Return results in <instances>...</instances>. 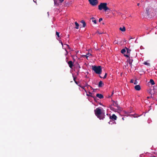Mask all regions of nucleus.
<instances>
[{
	"label": "nucleus",
	"mask_w": 157,
	"mask_h": 157,
	"mask_svg": "<svg viewBox=\"0 0 157 157\" xmlns=\"http://www.w3.org/2000/svg\"><path fill=\"white\" fill-rule=\"evenodd\" d=\"M138 83L137 81H136V80L135 82H134V84H136Z\"/></svg>",
	"instance_id": "nucleus-30"
},
{
	"label": "nucleus",
	"mask_w": 157,
	"mask_h": 157,
	"mask_svg": "<svg viewBox=\"0 0 157 157\" xmlns=\"http://www.w3.org/2000/svg\"><path fill=\"white\" fill-rule=\"evenodd\" d=\"M100 78H102V77H101V76H100Z\"/></svg>",
	"instance_id": "nucleus-42"
},
{
	"label": "nucleus",
	"mask_w": 157,
	"mask_h": 157,
	"mask_svg": "<svg viewBox=\"0 0 157 157\" xmlns=\"http://www.w3.org/2000/svg\"><path fill=\"white\" fill-rule=\"evenodd\" d=\"M56 35L58 37H59V33L57 32H56Z\"/></svg>",
	"instance_id": "nucleus-24"
},
{
	"label": "nucleus",
	"mask_w": 157,
	"mask_h": 157,
	"mask_svg": "<svg viewBox=\"0 0 157 157\" xmlns=\"http://www.w3.org/2000/svg\"><path fill=\"white\" fill-rule=\"evenodd\" d=\"M150 98V97H147V99H148V98Z\"/></svg>",
	"instance_id": "nucleus-41"
},
{
	"label": "nucleus",
	"mask_w": 157,
	"mask_h": 157,
	"mask_svg": "<svg viewBox=\"0 0 157 157\" xmlns=\"http://www.w3.org/2000/svg\"><path fill=\"white\" fill-rule=\"evenodd\" d=\"M137 6H139V5H140V3H138L137 4Z\"/></svg>",
	"instance_id": "nucleus-40"
},
{
	"label": "nucleus",
	"mask_w": 157,
	"mask_h": 157,
	"mask_svg": "<svg viewBox=\"0 0 157 157\" xmlns=\"http://www.w3.org/2000/svg\"><path fill=\"white\" fill-rule=\"evenodd\" d=\"M113 105L114 106L116 107L118 109L121 110L120 107L119 105L117 103V102L113 101Z\"/></svg>",
	"instance_id": "nucleus-8"
},
{
	"label": "nucleus",
	"mask_w": 157,
	"mask_h": 157,
	"mask_svg": "<svg viewBox=\"0 0 157 157\" xmlns=\"http://www.w3.org/2000/svg\"><path fill=\"white\" fill-rule=\"evenodd\" d=\"M125 49V48L122 49L121 51V53L122 54H124L126 52Z\"/></svg>",
	"instance_id": "nucleus-16"
},
{
	"label": "nucleus",
	"mask_w": 157,
	"mask_h": 157,
	"mask_svg": "<svg viewBox=\"0 0 157 157\" xmlns=\"http://www.w3.org/2000/svg\"><path fill=\"white\" fill-rule=\"evenodd\" d=\"M92 93H91L90 92H89V94H87V95L88 96L92 97Z\"/></svg>",
	"instance_id": "nucleus-21"
},
{
	"label": "nucleus",
	"mask_w": 157,
	"mask_h": 157,
	"mask_svg": "<svg viewBox=\"0 0 157 157\" xmlns=\"http://www.w3.org/2000/svg\"><path fill=\"white\" fill-rule=\"evenodd\" d=\"M131 59L130 57H129L128 59L127 60V61H128L129 64L130 65V66L132 68V63L133 60L132 59V57L131 58Z\"/></svg>",
	"instance_id": "nucleus-6"
},
{
	"label": "nucleus",
	"mask_w": 157,
	"mask_h": 157,
	"mask_svg": "<svg viewBox=\"0 0 157 157\" xmlns=\"http://www.w3.org/2000/svg\"><path fill=\"white\" fill-rule=\"evenodd\" d=\"M134 88L137 90H140L141 89L140 86L139 85H137L135 86Z\"/></svg>",
	"instance_id": "nucleus-11"
},
{
	"label": "nucleus",
	"mask_w": 157,
	"mask_h": 157,
	"mask_svg": "<svg viewBox=\"0 0 157 157\" xmlns=\"http://www.w3.org/2000/svg\"><path fill=\"white\" fill-rule=\"evenodd\" d=\"M92 69L97 74H100L101 73V68L100 66H92Z\"/></svg>",
	"instance_id": "nucleus-3"
},
{
	"label": "nucleus",
	"mask_w": 157,
	"mask_h": 157,
	"mask_svg": "<svg viewBox=\"0 0 157 157\" xmlns=\"http://www.w3.org/2000/svg\"><path fill=\"white\" fill-rule=\"evenodd\" d=\"M153 11H154L152 8H147L146 9L145 13L147 14V16L151 17H150L154 16V15Z\"/></svg>",
	"instance_id": "nucleus-4"
},
{
	"label": "nucleus",
	"mask_w": 157,
	"mask_h": 157,
	"mask_svg": "<svg viewBox=\"0 0 157 157\" xmlns=\"http://www.w3.org/2000/svg\"><path fill=\"white\" fill-rule=\"evenodd\" d=\"M67 46H69V45H68V44H67Z\"/></svg>",
	"instance_id": "nucleus-43"
},
{
	"label": "nucleus",
	"mask_w": 157,
	"mask_h": 157,
	"mask_svg": "<svg viewBox=\"0 0 157 157\" xmlns=\"http://www.w3.org/2000/svg\"><path fill=\"white\" fill-rule=\"evenodd\" d=\"M150 82L151 84L152 85H154L155 84V83L154 81L152 79H151L150 80Z\"/></svg>",
	"instance_id": "nucleus-18"
},
{
	"label": "nucleus",
	"mask_w": 157,
	"mask_h": 157,
	"mask_svg": "<svg viewBox=\"0 0 157 157\" xmlns=\"http://www.w3.org/2000/svg\"><path fill=\"white\" fill-rule=\"evenodd\" d=\"M60 43H61V44L63 46V43L62 42V41H61V42H60Z\"/></svg>",
	"instance_id": "nucleus-39"
},
{
	"label": "nucleus",
	"mask_w": 157,
	"mask_h": 157,
	"mask_svg": "<svg viewBox=\"0 0 157 157\" xmlns=\"http://www.w3.org/2000/svg\"><path fill=\"white\" fill-rule=\"evenodd\" d=\"M107 75V74L106 73H105V75L104 76V77H103L104 79L105 78H106Z\"/></svg>",
	"instance_id": "nucleus-27"
},
{
	"label": "nucleus",
	"mask_w": 157,
	"mask_h": 157,
	"mask_svg": "<svg viewBox=\"0 0 157 157\" xmlns=\"http://www.w3.org/2000/svg\"><path fill=\"white\" fill-rule=\"evenodd\" d=\"M78 85L79 86H80L82 88V89H84V90L86 92V90L85 89H84L85 86H81V85Z\"/></svg>",
	"instance_id": "nucleus-22"
},
{
	"label": "nucleus",
	"mask_w": 157,
	"mask_h": 157,
	"mask_svg": "<svg viewBox=\"0 0 157 157\" xmlns=\"http://www.w3.org/2000/svg\"><path fill=\"white\" fill-rule=\"evenodd\" d=\"M92 55L90 53H88L86 55H84L83 56L86 57V58L87 59L88 57L90 56H91Z\"/></svg>",
	"instance_id": "nucleus-20"
},
{
	"label": "nucleus",
	"mask_w": 157,
	"mask_h": 157,
	"mask_svg": "<svg viewBox=\"0 0 157 157\" xmlns=\"http://www.w3.org/2000/svg\"><path fill=\"white\" fill-rule=\"evenodd\" d=\"M92 21L93 22H94V24H96V23H97V21H96V20H92Z\"/></svg>",
	"instance_id": "nucleus-26"
},
{
	"label": "nucleus",
	"mask_w": 157,
	"mask_h": 157,
	"mask_svg": "<svg viewBox=\"0 0 157 157\" xmlns=\"http://www.w3.org/2000/svg\"><path fill=\"white\" fill-rule=\"evenodd\" d=\"M104 85L103 83L101 81H100L98 83V87H101L102 86Z\"/></svg>",
	"instance_id": "nucleus-12"
},
{
	"label": "nucleus",
	"mask_w": 157,
	"mask_h": 157,
	"mask_svg": "<svg viewBox=\"0 0 157 157\" xmlns=\"http://www.w3.org/2000/svg\"><path fill=\"white\" fill-rule=\"evenodd\" d=\"M88 1L90 4L93 6H96L98 3V0H89Z\"/></svg>",
	"instance_id": "nucleus-5"
},
{
	"label": "nucleus",
	"mask_w": 157,
	"mask_h": 157,
	"mask_svg": "<svg viewBox=\"0 0 157 157\" xmlns=\"http://www.w3.org/2000/svg\"><path fill=\"white\" fill-rule=\"evenodd\" d=\"M151 90H150V91L149 92V93H150V94H151V97H150V98H152V94L151 93Z\"/></svg>",
	"instance_id": "nucleus-33"
},
{
	"label": "nucleus",
	"mask_w": 157,
	"mask_h": 157,
	"mask_svg": "<svg viewBox=\"0 0 157 157\" xmlns=\"http://www.w3.org/2000/svg\"><path fill=\"white\" fill-rule=\"evenodd\" d=\"M81 22L82 24V27H85L86 26V24L84 21L82 20Z\"/></svg>",
	"instance_id": "nucleus-13"
},
{
	"label": "nucleus",
	"mask_w": 157,
	"mask_h": 157,
	"mask_svg": "<svg viewBox=\"0 0 157 157\" xmlns=\"http://www.w3.org/2000/svg\"><path fill=\"white\" fill-rule=\"evenodd\" d=\"M144 64L145 65H147V66H150V64L149 63H147V62H144Z\"/></svg>",
	"instance_id": "nucleus-23"
},
{
	"label": "nucleus",
	"mask_w": 157,
	"mask_h": 157,
	"mask_svg": "<svg viewBox=\"0 0 157 157\" xmlns=\"http://www.w3.org/2000/svg\"><path fill=\"white\" fill-rule=\"evenodd\" d=\"M109 118L112 119L114 121L117 120V117L115 114H113L112 116H110Z\"/></svg>",
	"instance_id": "nucleus-7"
},
{
	"label": "nucleus",
	"mask_w": 157,
	"mask_h": 157,
	"mask_svg": "<svg viewBox=\"0 0 157 157\" xmlns=\"http://www.w3.org/2000/svg\"><path fill=\"white\" fill-rule=\"evenodd\" d=\"M54 1L55 6H57L59 5V4L57 2V1L56 0H54Z\"/></svg>",
	"instance_id": "nucleus-19"
},
{
	"label": "nucleus",
	"mask_w": 157,
	"mask_h": 157,
	"mask_svg": "<svg viewBox=\"0 0 157 157\" xmlns=\"http://www.w3.org/2000/svg\"><path fill=\"white\" fill-rule=\"evenodd\" d=\"M94 111L95 115L99 119H103L104 118L103 114H102L101 110L100 108H96Z\"/></svg>",
	"instance_id": "nucleus-1"
},
{
	"label": "nucleus",
	"mask_w": 157,
	"mask_h": 157,
	"mask_svg": "<svg viewBox=\"0 0 157 157\" xmlns=\"http://www.w3.org/2000/svg\"><path fill=\"white\" fill-rule=\"evenodd\" d=\"M73 80H74V82H75V81H76L75 80L76 77L74 76H73Z\"/></svg>",
	"instance_id": "nucleus-29"
},
{
	"label": "nucleus",
	"mask_w": 157,
	"mask_h": 157,
	"mask_svg": "<svg viewBox=\"0 0 157 157\" xmlns=\"http://www.w3.org/2000/svg\"><path fill=\"white\" fill-rule=\"evenodd\" d=\"M75 83L76 84H78V83L76 81H75Z\"/></svg>",
	"instance_id": "nucleus-37"
},
{
	"label": "nucleus",
	"mask_w": 157,
	"mask_h": 157,
	"mask_svg": "<svg viewBox=\"0 0 157 157\" xmlns=\"http://www.w3.org/2000/svg\"><path fill=\"white\" fill-rule=\"evenodd\" d=\"M113 93H112V94H113Z\"/></svg>",
	"instance_id": "nucleus-44"
},
{
	"label": "nucleus",
	"mask_w": 157,
	"mask_h": 157,
	"mask_svg": "<svg viewBox=\"0 0 157 157\" xmlns=\"http://www.w3.org/2000/svg\"><path fill=\"white\" fill-rule=\"evenodd\" d=\"M90 19H92V20H95V19L94 17H92V18H90Z\"/></svg>",
	"instance_id": "nucleus-36"
},
{
	"label": "nucleus",
	"mask_w": 157,
	"mask_h": 157,
	"mask_svg": "<svg viewBox=\"0 0 157 157\" xmlns=\"http://www.w3.org/2000/svg\"><path fill=\"white\" fill-rule=\"evenodd\" d=\"M125 48L126 50L127 53V54L129 53V54L130 52L131 51V50L130 49H128V48H126V47Z\"/></svg>",
	"instance_id": "nucleus-17"
},
{
	"label": "nucleus",
	"mask_w": 157,
	"mask_h": 157,
	"mask_svg": "<svg viewBox=\"0 0 157 157\" xmlns=\"http://www.w3.org/2000/svg\"><path fill=\"white\" fill-rule=\"evenodd\" d=\"M75 24L76 26L75 28L76 29H78L79 24L76 21L75 22Z\"/></svg>",
	"instance_id": "nucleus-15"
},
{
	"label": "nucleus",
	"mask_w": 157,
	"mask_h": 157,
	"mask_svg": "<svg viewBox=\"0 0 157 157\" xmlns=\"http://www.w3.org/2000/svg\"><path fill=\"white\" fill-rule=\"evenodd\" d=\"M122 120H123V121H124V117H123L122 118Z\"/></svg>",
	"instance_id": "nucleus-38"
},
{
	"label": "nucleus",
	"mask_w": 157,
	"mask_h": 157,
	"mask_svg": "<svg viewBox=\"0 0 157 157\" xmlns=\"http://www.w3.org/2000/svg\"><path fill=\"white\" fill-rule=\"evenodd\" d=\"M124 55L126 57L129 58V56H130V54H124Z\"/></svg>",
	"instance_id": "nucleus-25"
},
{
	"label": "nucleus",
	"mask_w": 157,
	"mask_h": 157,
	"mask_svg": "<svg viewBox=\"0 0 157 157\" xmlns=\"http://www.w3.org/2000/svg\"><path fill=\"white\" fill-rule=\"evenodd\" d=\"M133 79H131L130 81V82L131 83H132L133 82Z\"/></svg>",
	"instance_id": "nucleus-35"
},
{
	"label": "nucleus",
	"mask_w": 157,
	"mask_h": 157,
	"mask_svg": "<svg viewBox=\"0 0 157 157\" xmlns=\"http://www.w3.org/2000/svg\"><path fill=\"white\" fill-rule=\"evenodd\" d=\"M97 33L99 34H102L103 33H100L99 31H97Z\"/></svg>",
	"instance_id": "nucleus-34"
},
{
	"label": "nucleus",
	"mask_w": 157,
	"mask_h": 157,
	"mask_svg": "<svg viewBox=\"0 0 157 157\" xmlns=\"http://www.w3.org/2000/svg\"><path fill=\"white\" fill-rule=\"evenodd\" d=\"M59 1L60 3H61L64 1V0H59Z\"/></svg>",
	"instance_id": "nucleus-32"
},
{
	"label": "nucleus",
	"mask_w": 157,
	"mask_h": 157,
	"mask_svg": "<svg viewBox=\"0 0 157 157\" xmlns=\"http://www.w3.org/2000/svg\"><path fill=\"white\" fill-rule=\"evenodd\" d=\"M85 86H87V88H88L90 86L88 85V84L87 83L86 84Z\"/></svg>",
	"instance_id": "nucleus-28"
},
{
	"label": "nucleus",
	"mask_w": 157,
	"mask_h": 157,
	"mask_svg": "<svg viewBox=\"0 0 157 157\" xmlns=\"http://www.w3.org/2000/svg\"><path fill=\"white\" fill-rule=\"evenodd\" d=\"M68 64L69 65V67L71 68H72L74 65V63L71 61H70L68 62Z\"/></svg>",
	"instance_id": "nucleus-9"
},
{
	"label": "nucleus",
	"mask_w": 157,
	"mask_h": 157,
	"mask_svg": "<svg viewBox=\"0 0 157 157\" xmlns=\"http://www.w3.org/2000/svg\"><path fill=\"white\" fill-rule=\"evenodd\" d=\"M119 29L122 32H124L125 31V27L123 26L122 28L120 27Z\"/></svg>",
	"instance_id": "nucleus-14"
},
{
	"label": "nucleus",
	"mask_w": 157,
	"mask_h": 157,
	"mask_svg": "<svg viewBox=\"0 0 157 157\" xmlns=\"http://www.w3.org/2000/svg\"><path fill=\"white\" fill-rule=\"evenodd\" d=\"M102 18H100L99 19V21L100 22L102 21Z\"/></svg>",
	"instance_id": "nucleus-31"
},
{
	"label": "nucleus",
	"mask_w": 157,
	"mask_h": 157,
	"mask_svg": "<svg viewBox=\"0 0 157 157\" xmlns=\"http://www.w3.org/2000/svg\"><path fill=\"white\" fill-rule=\"evenodd\" d=\"M98 8L99 10L103 9L105 11L110 10V9L107 6V4L106 3H101L98 6Z\"/></svg>",
	"instance_id": "nucleus-2"
},
{
	"label": "nucleus",
	"mask_w": 157,
	"mask_h": 157,
	"mask_svg": "<svg viewBox=\"0 0 157 157\" xmlns=\"http://www.w3.org/2000/svg\"><path fill=\"white\" fill-rule=\"evenodd\" d=\"M96 96L100 99H102L104 98L103 96L101 94H96Z\"/></svg>",
	"instance_id": "nucleus-10"
}]
</instances>
